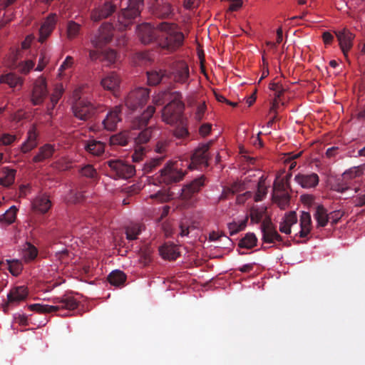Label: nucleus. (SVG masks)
<instances>
[{"instance_id": "obj_1", "label": "nucleus", "mask_w": 365, "mask_h": 365, "mask_svg": "<svg viewBox=\"0 0 365 365\" xmlns=\"http://www.w3.org/2000/svg\"><path fill=\"white\" fill-rule=\"evenodd\" d=\"M158 29L159 44L163 48L175 51L182 45L185 36L175 24L162 22Z\"/></svg>"}, {"instance_id": "obj_2", "label": "nucleus", "mask_w": 365, "mask_h": 365, "mask_svg": "<svg viewBox=\"0 0 365 365\" xmlns=\"http://www.w3.org/2000/svg\"><path fill=\"white\" fill-rule=\"evenodd\" d=\"M53 302L56 305L34 304L29 305V308L31 311L38 313H51L63 310H74L78 306V301L73 296L67 294L53 298Z\"/></svg>"}, {"instance_id": "obj_3", "label": "nucleus", "mask_w": 365, "mask_h": 365, "mask_svg": "<svg viewBox=\"0 0 365 365\" xmlns=\"http://www.w3.org/2000/svg\"><path fill=\"white\" fill-rule=\"evenodd\" d=\"M171 101L163 109L162 119L167 124L175 125L184 118V103L182 101V94L173 92L170 94Z\"/></svg>"}, {"instance_id": "obj_4", "label": "nucleus", "mask_w": 365, "mask_h": 365, "mask_svg": "<svg viewBox=\"0 0 365 365\" xmlns=\"http://www.w3.org/2000/svg\"><path fill=\"white\" fill-rule=\"evenodd\" d=\"M143 6V0H128V7L122 9L118 16L115 28L120 31L128 29L134 19L140 15Z\"/></svg>"}, {"instance_id": "obj_5", "label": "nucleus", "mask_w": 365, "mask_h": 365, "mask_svg": "<svg viewBox=\"0 0 365 365\" xmlns=\"http://www.w3.org/2000/svg\"><path fill=\"white\" fill-rule=\"evenodd\" d=\"M182 160L167 163L157 178L159 183L169 185L182 180L186 174L182 169Z\"/></svg>"}, {"instance_id": "obj_6", "label": "nucleus", "mask_w": 365, "mask_h": 365, "mask_svg": "<svg viewBox=\"0 0 365 365\" xmlns=\"http://www.w3.org/2000/svg\"><path fill=\"white\" fill-rule=\"evenodd\" d=\"M99 108V104H94L88 100L73 102L71 107L73 115L83 121H87L93 118Z\"/></svg>"}, {"instance_id": "obj_7", "label": "nucleus", "mask_w": 365, "mask_h": 365, "mask_svg": "<svg viewBox=\"0 0 365 365\" xmlns=\"http://www.w3.org/2000/svg\"><path fill=\"white\" fill-rule=\"evenodd\" d=\"M150 96V90L145 88H138L131 91L125 100L126 107L131 110L141 108L147 103Z\"/></svg>"}, {"instance_id": "obj_8", "label": "nucleus", "mask_w": 365, "mask_h": 365, "mask_svg": "<svg viewBox=\"0 0 365 365\" xmlns=\"http://www.w3.org/2000/svg\"><path fill=\"white\" fill-rule=\"evenodd\" d=\"M106 164L114 178L128 179L135 174V168L121 160H110Z\"/></svg>"}, {"instance_id": "obj_9", "label": "nucleus", "mask_w": 365, "mask_h": 365, "mask_svg": "<svg viewBox=\"0 0 365 365\" xmlns=\"http://www.w3.org/2000/svg\"><path fill=\"white\" fill-rule=\"evenodd\" d=\"M209 148L210 144H202L199 146L194 151L193 154L191 156V162L187 163L186 165L189 169H198L200 167H207L208 166V160L210 158L209 156Z\"/></svg>"}, {"instance_id": "obj_10", "label": "nucleus", "mask_w": 365, "mask_h": 365, "mask_svg": "<svg viewBox=\"0 0 365 365\" xmlns=\"http://www.w3.org/2000/svg\"><path fill=\"white\" fill-rule=\"evenodd\" d=\"M136 32L139 40L143 44H149L156 40L159 41L158 24L156 27L149 23L140 24L136 28Z\"/></svg>"}, {"instance_id": "obj_11", "label": "nucleus", "mask_w": 365, "mask_h": 365, "mask_svg": "<svg viewBox=\"0 0 365 365\" xmlns=\"http://www.w3.org/2000/svg\"><path fill=\"white\" fill-rule=\"evenodd\" d=\"M205 177L201 175L190 182L185 185L181 190L180 197L185 201H189L195 198V195L205 185Z\"/></svg>"}, {"instance_id": "obj_12", "label": "nucleus", "mask_w": 365, "mask_h": 365, "mask_svg": "<svg viewBox=\"0 0 365 365\" xmlns=\"http://www.w3.org/2000/svg\"><path fill=\"white\" fill-rule=\"evenodd\" d=\"M48 95L46 78L43 76L38 78L30 96V101L34 106L41 105Z\"/></svg>"}, {"instance_id": "obj_13", "label": "nucleus", "mask_w": 365, "mask_h": 365, "mask_svg": "<svg viewBox=\"0 0 365 365\" xmlns=\"http://www.w3.org/2000/svg\"><path fill=\"white\" fill-rule=\"evenodd\" d=\"M114 26L110 23H105L100 27L98 34L91 39L95 48H101L109 43L113 36Z\"/></svg>"}, {"instance_id": "obj_14", "label": "nucleus", "mask_w": 365, "mask_h": 365, "mask_svg": "<svg viewBox=\"0 0 365 365\" xmlns=\"http://www.w3.org/2000/svg\"><path fill=\"white\" fill-rule=\"evenodd\" d=\"M261 230L262 232V240L264 242L274 243L275 242L282 241V237L276 230L275 227L273 225L269 218H267L262 221Z\"/></svg>"}, {"instance_id": "obj_15", "label": "nucleus", "mask_w": 365, "mask_h": 365, "mask_svg": "<svg viewBox=\"0 0 365 365\" xmlns=\"http://www.w3.org/2000/svg\"><path fill=\"white\" fill-rule=\"evenodd\" d=\"M122 108L123 106L118 105L114 106L108 112L102 122L105 129L110 131L116 129L118 123L122 120Z\"/></svg>"}, {"instance_id": "obj_16", "label": "nucleus", "mask_w": 365, "mask_h": 365, "mask_svg": "<svg viewBox=\"0 0 365 365\" xmlns=\"http://www.w3.org/2000/svg\"><path fill=\"white\" fill-rule=\"evenodd\" d=\"M117 5L111 1H106L100 5L91 12V19L94 21H98L103 19L108 18L112 15L116 10Z\"/></svg>"}, {"instance_id": "obj_17", "label": "nucleus", "mask_w": 365, "mask_h": 365, "mask_svg": "<svg viewBox=\"0 0 365 365\" xmlns=\"http://www.w3.org/2000/svg\"><path fill=\"white\" fill-rule=\"evenodd\" d=\"M294 180L304 189L315 188L319 182V177L317 173H298L294 177Z\"/></svg>"}, {"instance_id": "obj_18", "label": "nucleus", "mask_w": 365, "mask_h": 365, "mask_svg": "<svg viewBox=\"0 0 365 365\" xmlns=\"http://www.w3.org/2000/svg\"><path fill=\"white\" fill-rule=\"evenodd\" d=\"M335 34L344 55L347 56L348 52L353 46L354 35L346 29L335 31Z\"/></svg>"}, {"instance_id": "obj_19", "label": "nucleus", "mask_w": 365, "mask_h": 365, "mask_svg": "<svg viewBox=\"0 0 365 365\" xmlns=\"http://www.w3.org/2000/svg\"><path fill=\"white\" fill-rule=\"evenodd\" d=\"M57 22V16L56 14H51L46 19L39 30V39L41 43H43L51 35L54 29Z\"/></svg>"}, {"instance_id": "obj_20", "label": "nucleus", "mask_w": 365, "mask_h": 365, "mask_svg": "<svg viewBox=\"0 0 365 365\" xmlns=\"http://www.w3.org/2000/svg\"><path fill=\"white\" fill-rule=\"evenodd\" d=\"M28 295L27 288L24 286H18L12 288L7 294L6 305H16L25 300Z\"/></svg>"}, {"instance_id": "obj_21", "label": "nucleus", "mask_w": 365, "mask_h": 365, "mask_svg": "<svg viewBox=\"0 0 365 365\" xmlns=\"http://www.w3.org/2000/svg\"><path fill=\"white\" fill-rule=\"evenodd\" d=\"M147 76L148 84L150 86L167 83L170 79V73L163 69L148 71Z\"/></svg>"}, {"instance_id": "obj_22", "label": "nucleus", "mask_w": 365, "mask_h": 365, "mask_svg": "<svg viewBox=\"0 0 365 365\" xmlns=\"http://www.w3.org/2000/svg\"><path fill=\"white\" fill-rule=\"evenodd\" d=\"M155 108L153 106H149L147 109L140 115L134 118L132 122L133 129H142L145 127L150 119L153 117Z\"/></svg>"}, {"instance_id": "obj_23", "label": "nucleus", "mask_w": 365, "mask_h": 365, "mask_svg": "<svg viewBox=\"0 0 365 365\" xmlns=\"http://www.w3.org/2000/svg\"><path fill=\"white\" fill-rule=\"evenodd\" d=\"M120 83V78L115 72H110L102 78L101 84L106 90L115 91Z\"/></svg>"}, {"instance_id": "obj_24", "label": "nucleus", "mask_w": 365, "mask_h": 365, "mask_svg": "<svg viewBox=\"0 0 365 365\" xmlns=\"http://www.w3.org/2000/svg\"><path fill=\"white\" fill-rule=\"evenodd\" d=\"M175 83L185 84L188 82L190 72L188 66L185 63H180L172 73Z\"/></svg>"}, {"instance_id": "obj_25", "label": "nucleus", "mask_w": 365, "mask_h": 365, "mask_svg": "<svg viewBox=\"0 0 365 365\" xmlns=\"http://www.w3.org/2000/svg\"><path fill=\"white\" fill-rule=\"evenodd\" d=\"M300 230L296 235L300 238L306 237L312 230V218L311 215L308 212L303 211L300 215Z\"/></svg>"}, {"instance_id": "obj_26", "label": "nucleus", "mask_w": 365, "mask_h": 365, "mask_svg": "<svg viewBox=\"0 0 365 365\" xmlns=\"http://www.w3.org/2000/svg\"><path fill=\"white\" fill-rule=\"evenodd\" d=\"M55 150L56 149L53 145L46 144L39 148L38 153L34 157L33 161L34 163H40L49 159L53 156Z\"/></svg>"}, {"instance_id": "obj_27", "label": "nucleus", "mask_w": 365, "mask_h": 365, "mask_svg": "<svg viewBox=\"0 0 365 365\" xmlns=\"http://www.w3.org/2000/svg\"><path fill=\"white\" fill-rule=\"evenodd\" d=\"M51 202L47 195H41L33 202V208L41 213L46 212L51 207Z\"/></svg>"}, {"instance_id": "obj_28", "label": "nucleus", "mask_w": 365, "mask_h": 365, "mask_svg": "<svg viewBox=\"0 0 365 365\" xmlns=\"http://www.w3.org/2000/svg\"><path fill=\"white\" fill-rule=\"evenodd\" d=\"M160 252L161 256L164 259H167L169 260L176 259L180 254L178 252V248L176 245L173 244H165L160 248Z\"/></svg>"}, {"instance_id": "obj_29", "label": "nucleus", "mask_w": 365, "mask_h": 365, "mask_svg": "<svg viewBox=\"0 0 365 365\" xmlns=\"http://www.w3.org/2000/svg\"><path fill=\"white\" fill-rule=\"evenodd\" d=\"M85 148L87 152L95 156H100L105 150L104 143L96 140H88Z\"/></svg>"}, {"instance_id": "obj_30", "label": "nucleus", "mask_w": 365, "mask_h": 365, "mask_svg": "<svg viewBox=\"0 0 365 365\" xmlns=\"http://www.w3.org/2000/svg\"><path fill=\"white\" fill-rule=\"evenodd\" d=\"M314 217L317 220L319 227H325L329 218L327 210L323 205H318L317 207Z\"/></svg>"}, {"instance_id": "obj_31", "label": "nucleus", "mask_w": 365, "mask_h": 365, "mask_svg": "<svg viewBox=\"0 0 365 365\" xmlns=\"http://www.w3.org/2000/svg\"><path fill=\"white\" fill-rule=\"evenodd\" d=\"M15 175V170L4 168L2 170L1 176H0V185L4 187L10 186L14 182Z\"/></svg>"}, {"instance_id": "obj_32", "label": "nucleus", "mask_w": 365, "mask_h": 365, "mask_svg": "<svg viewBox=\"0 0 365 365\" xmlns=\"http://www.w3.org/2000/svg\"><path fill=\"white\" fill-rule=\"evenodd\" d=\"M0 83H6L11 88H15L18 85L21 86L23 84V79L15 73H9L0 76Z\"/></svg>"}, {"instance_id": "obj_33", "label": "nucleus", "mask_w": 365, "mask_h": 365, "mask_svg": "<svg viewBox=\"0 0 365 365\" xmlns=\"http://www.w3.org/2000/svg\"><path fill=\"white\" fill-rule=\"evenodd\" d=\"M126 280V275L120 270L116 269L111 272L108 276V281L113 286L123 285Z\"/></svg>"}, {"instance_id": "obj_34", "label": "nucleus", "mask_w": 365, "mask_h": 365, "mask_svg": "<svg viewBox=\"0 0 365 365\" xmlns=\"http://www.w3.org/2000/svg\"><path fill=\"white\" fill-rule=\"evenodd\" d=\"M81 31V25L73 20H70L66 24V37L68 40H73L78 36Z\"/></svg>"}, {"instance_id": "obj_35", "label": "nucleus", "mask_w": 365, "mask_h": 365, "mask_svg": "<svg viewBox=\"0 0 365 365\" xmlns=\"http://www.w3.org/2000/svg\"><path fill=\"white\" fill-rule=\"evenodd\" d=\"M290 197L287 192H276L272 194V200L278 207L284 210L289 205Z\"/></svg>"}, {"instance_id": "obj_36", "label": "nucleus", "mask_w": 365, "mask_h": 365, "mask_svg": "<svg viewBox=\"0 0 365 365\" xmlns=\"http://www.w3.org/2000/svg\"><path fill=\"white\" fill-rule=\"evenodd\" d=\"M130 138L129 133L128 131H123L110 136V144L111 145L125 146L128 144Z\"/></svg>"}, {"instance_id": "obj_37", "label": "nucleus", "mask_w": 365, "mask_h": 365, "mask_svg": "<svg viewBox=\"0 0 365 365\" xmlns=\"http://www.w3.org/2000/svg\"><path fill=\"white\" fill-rule=\"evenodd\" d=\"M63 88L62 84H57L53 90V93L51 96L50 100L51 106H48V114L51 115L52 110H53L55 106L58 103L59 99L61 98L63 93Z\"/></svg>"}, {"instance_id": "obj_38", "label": "nucleus", "mask_w": 365, "mask_h": 365, "mask_svg": "<svg viewBox=\"0 0 365 365\" xmlns=\"http://www.w3.org/2000/svg\"><path fill=\"white\" fill-rule=\"evenodd\" d=\"M143 229L144 226L141 224H130L125 229L126 238L129 240H136Z\"/></svg>"}, {"instance_id": "obj_39", "label": "nucleus", "mask_w": 365, "mask_h": 365, "mask_svg": "<svg viewBox=\"0 0 365 365\" xmlns=\"http://www.w3.org/2000/svg\"><path fill=\"white\" fill-rule=\"evenodd\" d=\"M257 238L254 233H247L245 236L242 238L238 244L241 248L252 249L256 246Z\"/></svg>"}, {"instance_id": "obj_40", "label": "nucleus", "mask_w": 365, "mask_h": 365, "mask_svg": "<svg viewBox=\"0 0 365 365\" xmlns=\"http://www.w3.org/2000/svg\"><path fill=\"white\" fill-rule=\"evenodd\" d=\"M245 189V185L240 182H235L230 187L225 188L220 197V200L226 199L229 194L234 195Z\"/></svg>"}, {"instance_id": "obj_41", "label": "nucleus", "mask_w": 365, "mask_h": 365, "mask_svg": "<svg viewBox=\"0 0 365 365\" xmlns=\"http://www.w3.org/2000/svg\"><path fill=\"white\" fill-rule=\"evenodd\" d=\"M248 217L246 216L244 220L239 222H232L227 225L230 235H234L243 230L247 225Z\"/></svg>"}, {"instance_id": "obj_42", "label": "nucleus", "mask_w": 365, "mask_h": 365, "mask_svg": "<svg viewBox=\"0 0 365 365\" xmlns=\"http://www.w3.org/2000/svg\"><path fill=\"white\" fill-rule=\"evenodd\" d=\"M17 208L11 206L6 212L0 216V222H5L6 225H11L15 221L16 217Z\"/></svg>"}, {"instance_id": "obj_43", "label": "nucleus", "mask_w": 365, "mask_h": 365, "mask_svg": "<svg viewBox=\"0 0 365 365\" xmlns=\"http://www.w3.org/2000/svg\"><path fill=\"white\" fill-rule=\"evenodd\" d=\"M177 128L175 129L174 135L178 138H183L188 135L189 133L187 128V120L185 118L176 124Z\"/></svg>"}, {"instance_id": "obj_44", "label": "nucleus", "mask_w": 365, "mask_h": 365, "mask_svg": "<svg viewBox=\"0 0 365 365\" xmlns=\"http://www.w3.org/2000/svg\"><path fill=\"white\" fill-rule=\"evenodd\" d=\"M153 127L150 126L142 130L136 138H135V143L141 145L146 143L149 141L152 135Z\"/></svg>"}, {"instance_id": "obj_45", "label": "nucleus", "mask_w": 365, "mask_h": 365, "mask_svg": "<svg viewBox=\"0 0 365 365\" xmlns=\"http://www.w3.org/2000/svg\"><path fill=\"white\" fill-rule=\"evenodd\" d=\"M5 267L14 276L19 275L23 269L22 264L19 260H6Z\"/></svg>"}, {"instance_id": "obj_46", "label": "nucleus", "mask_w": 365, "mask_h": 365, "mask_svg": "<svg viewBox=\"0 0 365 365\" xmlns=\"http://www.w3.org/2000/svg\"><path fill=\"white\" fill-rule=\"evenodd\" d=\"M38 254L37 249L30 243L26 244V247L24 249L23 256L25 261L29 262L34 260Z\"/></svg>"}, {"instance_id": "obj_47", "label": "nucleus", "mask_w": 365, "mask_h": 365, "mask_svg": "<svg viewBox=\"0 0 365 365\" xmlns=\"http://www.w3.org/2000/svg\"><path fill=\"white\" fill-rule=\"evenodd\" d=\"M88 88H89L87 85H82L76 88L73 92V102H76L78 101H87V99H85L83 97L87 93L86 90Z\"/></svg>"}, {"instance_id": "obj_48", "label": "nucleus", "mask_w": 365, "mask_h": 365, "mask_svg": "<svg viewBox=\"0 0 365 365\" xmlns=\"http://www.w3.org/2000/svg\"><path fill=\"white\" fill-rule=\"evenodd\" d=\"M159 12L162 18H168L173 14V8L170 3L168 1L163 2L159 9Z\"/></svg>"}, {"instance_id": "obj_49", "label": "nucleus", "mask_w": 365, "mask_h": 365, "mask_svg": "<svg viewBox=\"0 0 365 365\" xmlns=\"http://www.w3.org/2000/svg\"><path fill=\"white\" fill-rule=\"evenodd\" d=\"M162 161L161 158H153L145 163L143 166V171L145 173H149L153 170L157 166H158Z\"/></svg>"}, {"instance_id": "obj_50", "label": "nucleus", "mask_w": 365, "mask_h": 365, "mask_svg": "<svg viewBox=\"0 0 365 365\" xmlns=\"http://www.w3.org/2000/svg\"><path fill=\"white\" fill-rule=\"evenodd\" d=\"M34 66V63L31 60L22 61L17 66V69L23 74H27Z\"/></svg>"}, {"instance_id": "obj_51", "label": "nucleus", "mask_w": 365, "mask_h": 365, "mask_svg": "<svg viewBox=\"0 0 365 365\" xmlns=\"http://www.w3.org/2000/svg\"><path fill=\"white\" fill-rule=\"evenodd\" d=\"M81 173L82 175L90 178H96L97 177V172L91 165H87L82 168Z\"/></svg>"}, {"instance_id": "obj_52", "label": "nucleus", "mask_w": 365, "mask_h": 365, "mask_svg": "<svg viewBox=\"0 0 365 365\" xmlns=\"http://www.w3.org/2000/svg\"><path fill=\"white\" fill-rule=\"evenodd\" d=\"M267 195V187L264 186L262 182H259L257 185V191L255 195V201L259 202L263 200V198Z\"/></svg>"}, {"instance_id": "obj_53", "label": "nucleus", "mask_w": 365, "mask_h": 365, "mask_svg": "<svg viewBox=\"0 0 365 365\" xmlns=\"http://www.w3.org/2000/svg\"><path fill=\"white\" fill-rule=\"evenodd\" d=\"M207 106L205 102L200 103L197 106L196 110L195 112V118L197 121L202 120L204 115L206 112Z\"/></svg>"}, {"instance_id": "obj_54", "label": "nucleus", "mask_w": 365, "mask_h": 365, "mask_svg": "<svg viewBox=\"0 0 365 365\" xmlns=\"http://www.w3.org/2000/svg\"><path fill=\"white\" fill-rule=\"evenodd\" d=\"M117 59V53L113 49L106 50L103 53V60L108 61V63L112 64L115 62Z\"/></svg>"}, {"instance_id": "obj_55", "label": "nucleus", "mask_w": 365, "mask_h": 365, "mask_svg": "<svg viewBox=\"0 0 365 365\" xmlns=\"http://www.w3.org/2000/svg\"><path fill=\"white\" fill-rule=\"evenodd\" d=\"M269 88L270 90L274 92L276 98H280L281 96L283 95L285 91L281 84L275 82L271 83L269 86Z\"/></svg>"}, {"instance_id": "obj_56", "label": "nucleus", "mask_w": 365, "mask_h": 365, "mask_svg": "<svg viewBox=\"0 0 365 365\" xmlns=\"http://www.w3.org/2000/svg\"><path fill=\"white\" fill-rule=\"evenodd\" d=\"M283 221L290 227L293 225H295L297 222V216L296 212L290 211L288 213L285 214Z\"/></svg>"}, {"instance_id": "obj_57", "label": "nucleus", "mask_w": 365, "mask_h": 365, "mask_svg": "<svg viewBox=\"0 0 365 365\" xmlns=\"http://www.w3.org/2000/svg\"><path fill=\"white\" fill-rule=\"evenodd\" d=\"M16 140V137L14 135L9 133H4L0 138V144L4 145H9Z\"/></svg>"}, {"instance_id": "obj_58", "label": "nucleus", "mask_w": 365, "mask_h": 365, "mask_svg": "<svg viewBox=\"0 0 365 365\" xmlns=\"http://www.w3.org/2000/svg\"><path fill=\"white\" fill-rule=\"evenodd\" d=\"M281 192H287L285 187V182L284 179L280 181H274L273 185V193Z\"/></svg>"}, {"instance_id": "obj_59", "label": "nucleus", "mask_w": 365, "mask_h": 365, "mask_svg": "<svg viewBox=\"0 0 365 365\" xmlns=\"http://www.w3.org/2000/svg\"><path fill=\"white\" fill-rule=\"evenodd\" d=\"M262 212L257 210H252L250 213V219L252 222L259 223L262 218Z\"/></svg>"}, {"instance_id": "obj_60", "label": "nucleus", "mask_w": 365, "mask_h": 365, "mask_svg": "<svg viewBox=\"0 0 365 365\" xmlns=\"http://www.w3.org/2000/svg\"><path fill=\"white\" fill-rule=\"evenodd\" d=\"M143 148L140 146L136 148L134 153L132 155L133 161L135 163L140 162L143 159Z\"/></svg>"}, {"instance_id": "obj_61", "label": "nucleus", "mask_w": 365, "mask_h": 365, "mask_svg": "<svg viewBox=\"0 0 365 365\" xmlns=\"http://www.w3.org/2000/svg\"><path fill=\"white\" fill-rule=\"evenodd\" d=\"M73 64V57L68 56L66 58V59L64 60V61L63 62V63L61 65V66L59 68V71L61 72V71L71 67Z\"/></svg>"}, {"instance_id": "obj_62", "label": "nucleus", "mask_w": 365, "mask_h": 365, "mask_svg": "<svg viewBox=\"0 0 365 365\" xmlns=\"http://www.w3.org/2000/svg\"><path fill=\"white\" fill-rule=\"evenodd\" d=\"M282 29L281 27L278 28L277 30V40L276 42H268L267 44L270 46L275 48L277 44H279L282 41Z\"/></svg>"}, {"instance_id": "obj_63", "label": "nucleus", "mask_w": 365, "mask_h": 365, "mask_svg": "<svg viewBox=\"0 0 365 365\" xmlns=\"http://www.w3.org/2000/svg\"><path fill=\"white\" fill-rule=\"evenodd\" d=\"M37 143H30L29 141H26L24 142L21 147V150L23 153H26L28 152H29L30 150H31L32 149H34L36 146Z\"/></svg>"}, {"instance_id": "obj_64", "label": "nucleus", "mask_w": 365, "mask_h": 365, "mask_svg": "<svg viewBox=\"0 0 365 365\" xmlns=\"http://www.w3.org/2000/svg\"><path fill=\"white\" fill-rule=\"evenodd\" d=\"M211 128H212V125L210 124V123L202 124L200 127L199 132H200L201 135L206 136V135H207L210 133V132L211 130Z\"/></svg>"}]
</instances>
